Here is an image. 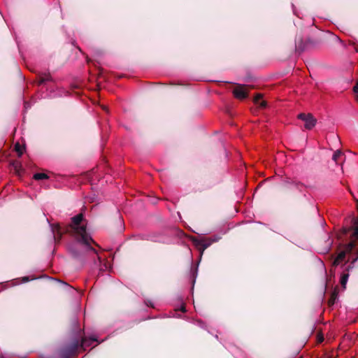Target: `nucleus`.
<instances>
[{"label": "nucleus", "mask_w": 358, "mask_h": 358, "mask_svg": "<svg viewBox=\"0 0 358 358\" xmlns=\"http://www.w3.org/2000/svg\"><path fill=\"white\" fill-rule=\"evenodd\" d=\"M86 228L87 220L84 218L83 213H78L72 217L71 222L64 227H62L59 224H51L52 233L56 244L60 242L63 234H68L79 243L90 245V243L93 241L90 234L87 233Z\"/></svg>", "instance_id": "f257e3e1"}, {"label": "nucleus", "mask_w": 358, "mask_h": 358, "mask_svg": "<svg viewBox=\"0 0 358 358\" xmlns=\"http://www.w3.org/2000/svg\"><path fill=\"white\" fill-rule=\"evenodd\" d=\"M95 341L94 338L87 339V338H82L80 343L79 340L76 338L69 345L55 352L52 358H70L77 352L79 348L85 350V347L90 346ZM41 358L44 357L41 356Z\"/></svg>", "instance_id": "f03ea898"}, {"label": "nucleus", "mask_w": 358, "mask_h": 358, "mask_svg": "<svg viewBox=\"0 0 358 358\" xmlns=\"http://www.w3.org/2000/svg\"><path fill=\"white\" fill-rule=\"evenodd\" d=\"M295 43L296 50L301 52L304 50L316 47L320 43V40L318 38H308L305 41H303V38L301 36H299L296 38Z\"/></svg>", "instance_id": "7ed1b4c3"}, {"label": "nucleus", "mask_w": 358, "mask_h": 358, "mask_svg": "<svg viewBox=\"0 0 358 358\" xmlns=\"http://www.w3.org/2000/svg\"><path fill=\"white\" fill-rule=\"evenodd\" d=\"M235 87L232 90L233 95L235 98L243 100L248 97V92L254 89L253 85H242L238 83H235Z\"/></svg>", "instance_id": "20e7f679"}, {"label": "nucleus", "mask_w": 358, "mask_h": 358, "mask_svg": "<svg viewBox=\"0 0 358 358\" xmlns=\"http://www.w3.org/2000/svg\"><path fill=\"white\" fill-rule=\"evenodd\" d=\"M192 241L194 246L200 252L201 256L203 254L204 250L215 241V240H211L210 238H192Z\"/></svg>", "instance_id": "39448f33"}, {"label": "nucleus", "mask_w": 358, "mask_h": 358, "mask_svg": "<svg viewBox=\"0 0 358 358\" xmlns=\"http://www.w3.org/2000/svg\"><path fill=\"white\" fill-rule=\"evenodd\" d=\"M299 120L305 122L304 127L306 129H312L317 123V119L311 113H299L297 116Z\"/></svg>", "instance_id": "423d86ee"}, {"label": "nucleus", "mask_w": 358, "mask_h": 358, "mask_svg": "<svg viewBox=\"0 0 358 358\" xmlns=\"http://www.w3.org/2000/svg\"><path fill=\"white\" fill-rule=\"evenodd\" d=\"M48 81H52V78L50 73H38L37 74L38 85H43Z\"/></svg>", "instance_id": "0eeeda50"}, {"label": "nucleus", "mask_w": 358, "mask_h": 358, "mask_svg": "<svg viewBox=\"0 0 358 358\" xmlns=\"http://www.w3.org/2000/svg\"><path fill=\"white\" fill-rule=\"evenodd\" d=\"M10 165L12 166L15 173L20 176L21 172L23 171V169L22 167V164L20 162L15 160L10 163Z\"/></svg>", "instance_id": "6e6552de"}, {"label": "nucleus", "mask_w": 358, "mask_h": 358, "mask_svg": "<svg viewBox=\"0 0 358 358\" xmlns=\"http://www.w3.org/2000/svg\"><path fill=\"white\" fill-rule=\"evenodd\" d=\"M345 256H346V252L345 251L341 252L338 255L336 258L334 260L333 266H337L340 264V262H341L342 261H343L345 259Z\"/></svg>", "instance_id": "1a4fd4ad"}, {"label": "nucleus", "mask_w": 358, "mask_h": 358, "mask_svg": "<svg viewBox=\"0 0 358 358\" xmlns=\"http://www.w3.org/2000/svg\"><path fill=\"white\" fill-rule=\"evenodd\" d=\"M338 289L336 288L331 293V296L328 301V305L329 306H333L335 303H336V301L338 299Z\"/></svg>", "instance_id": "9d476101"}, {"label": "nucleus", "mask_w": 358, "mask_h": 358, "mask_svg": "<svg viewBox=\"0 0 358 358\" xmlns=\"http://www.w3.org/2000/svg\"><path fill=\"white\" fill-rule=\"evenodd\" d=\"M344 157V154L341 150H337L333 155L332 159L336 163L339 164L341 159Z\"/></svg>", "instance_id": "9b49d317"}, {"label": "nucleus", "mask_w": 358, "mask_h": 358, "mask_svg": "<svg viewBox=\"0 0 358 358\" xmlns=\"http://www.w3.org/2000/svg\"><path fill=\"white\" fill-rule=\"evenodd\" d=\"M356 245H357L356 240L350 241L345 245V249L344 251H345L346 253L351 252L355 249Z\"/></svg>", "instance_id": "f8f14e48"}, {"label": "nucleus", "mask_w": 358, "mask_h": 358, "mask_svg": "<svg viewBox=\"0 0 358 358\" xmlns=\"http://www.w3.org/2000/svg\"><path fill=\"white\" fill-rule=\"evenodd\" d=\"M24 147L22 146L19 143H15V150L17 152L18 157H21L23 154Z\"/></svg>", "instance_id": "ddd939ff"}, {"label": "nucleus", "mask_w": 358, "mask_h": 358, "mask_svg": "<svg viewBox=\"0 0 358 358\" xmlns=\"http://www.w3.org/2000/svg\"><path fill=\"white\" fill-rule=\"evenodd\" d=\"M34 179L36 180L48 179L49 177L47 174L43 173H37L34 175Z\"/></svg>", "instance_id": "4468645a"}, {"label": "nucleus", "mask_w": 358, "mask_h": 358, "mask_svg": "<svg viewBox=\"0 0 358 358\" xmlns=\"http://www.w3.org/2000/svg\"><path fill=\"white\" fill-rule=\"evenodd\" d=\"M348 273H343L341 278V284L343 288H345V285L348 282Z\"/></svg>", "instance_id": "2eb2a0df"}, {"label": "nucleus", "mask_w": 358, "mask_h": 358, "mask_svg": "<svg viewBox=\"0 0 358 358\" xmlns=\"http://www.w3.org/2000/svg\"><path fill=\"white\" fill-rule=\"evenodd\" d=\"M355 226L354 227V231L352 233V238L358 240V219L355 221Z\"/></svg>", "instance_id": "dca6fc26"}, {"label": "nucleus", "mask_w": 358, "mask_h": 358, "mask_svg": "<svg viewBox=\"0 0 358 358\" xmlns=\"http://www.w3.org/2000/svg\"><path fill=\"white\" fill-rule=\"evenodd\" d=\"M92 241H94V240L92 239ZM91 243H94V244H95L96 246H98V244L96 243L94 241H91L90 243V245H86L83 243H81V244L83 245L84 246H85L87 250L92 251L94 253L97 254V251L91 245Z\"/></svg>", "instance_id": "f3484780"}, {"label": "nucleus", "mask_w": 358, "mask_h": 358, "mask_svg": "<svg viewBox=\"0 0 358 358\" xmlns=\"http://www.w3.org/2000/svg\"><path fill=\"white\" fill-rule=\"evenodd\" d=\"M92 241H94V240L92 239ZM91 243H94V244H95L96 246H98V244L96 243L94 241H91L90 243V245H86L83 243H81V244L83 245L84 246H85L87 250L92 251L94 253L97 254V251L91 245Z\"/></svg>", "instance_id": "a211bd4d"}, {"label": "nucleus", "mask_w": 358, "mask_h": 358, "mask_svg": "<svg viewBox=\"0 0 358 358\" xmlns=\"http://www.w3.org/2000/svg\"><path fill=\"white\" fill-rule=\"evenodd\" d=\"M262 95L261 94H257L255 96L253 101L255 103L257 104L259 103V101L262 99Z\"/></svg>", "instance_id": "6ab92c4d"}, {"label": "nucleus", "mask_w": 358, "mask_h": 358, "mask_svg": "<svg viewBox=\"0 0 358 358\" xmlns=\"http://www.w3.org/2000/svg\"><path fill=\"white\" fill-rule=\"evenodd\" d=\"M324 341V337L322 334H317V341L318 343H320L322 342H323Z\"/></svg>", "instance_id": "aec40b11"}, {"label": "nucleus", "mask_w": 358, "mask_h": 358, "mask_svg": "<svg viewBox=\"0 0 358 358\" xmlns=\"http://www.w3.org/2000/svg\"><path fill=\"white\" fill-rule=\"evenodd\" d=\"M353 92L355 93H358V81L356 83L355 85L353 87Z\"/></svg>", "instance_id": "412c9836"}, {"label": "nucleus", "mask_w": 358, "mask_h": 358, "mask_svg": "<svg viewBox=\"0 0 358 358\" xmlns=\"http://www.w3.org/2000/svg\"><path fill=\"white\" fill-rule=\"evenodd\" d=\"M71 252L75 258H78L79 257V255L76 251L71 250Z\"/></svg>", "instance_id": "4be33fe9"}, {"label": "nucleus", "mask_w": 358, "mask_h": 358, "mask_svg": "<svg viewBox=\"0 0 358 358\" xmlns=\"http://www.w3.org/2000/svg\"><path fill=\"white\" fill-rule=\"evenodd\" d=\"M266 101H262L260 103V106H261V107H262V108H263V107H265V106H266Z\"/></svg>", "instance_id": "5701e85b"}, {"label": "nucleus", "mask_w": 358, "mask_h": 358, "mask_svg": "<svg viewBox=\"0 0 358 358\" xmlns=\"http://www.w3.org/2000/svg\"><path fill=\"white\" fill-rule=\"evenodd\" d=\"M29 280V277H24L23 278V281L24 282H27Z\"/></svg>", "instance_id": "b1692460"}, {"label": "nucleus", "mask_w": 358, "mask_h": 358, "mask_svg": "<svg viewBox=\"0 0 358 358\" xmlns=\"http://www.w3.org/2000/svg\"><path fill=\"white\" fill-rule=\"evenodd\" d=\"M192 271L194 272V273L197 272V268H192Z\"/></svg>", "instance_id": "393cba45"}, {"label": "nucleus", "mask_w": 358, "mask_h": 358, "mask_svg": "<svg viewBox=\"0 0 358 358\" xmlns=\"http://www.w3.org/2000/svg\"><path fill=\"white\" fill-rule=\"evenodd\" d=\"M182 311L185 312V308H182Z\"/></svg>", "instance_id": "a878e982"}, {"label": "nucleus", "mask_w": 358, "mask_h": 358, "mask_svg": "<svg viewBox=\"0 0 358 358\" xmlns=\"http://www.w3.org/2000/svg\"><path fill=\"white\" fill-rule=\"evenodd\" d=\"M0 358H4L2 355H0Z\"/></svg>", "instance_id": "bb28decb"}, {"label": "nucleus", "mask_w": 358, "mask_h": 358, "mask_svg": "<svg viewBox=\"0 0 358 358\" xmlns=\"http://www.w3.org/2000/svg\"><path fill=\"white\" fill-rule=\"evenodd\" d=\"M357 99H358V95H357Z\"/></svg>", "instance_id": "cd10ccee"}]
</instances>
